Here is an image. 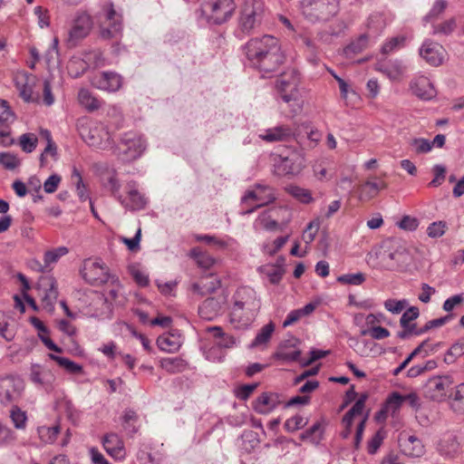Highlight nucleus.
I'll return each instance as SVG.
<instances>
[{
  "mask_svg": "<svg viewBox=\"0 0 464 464\" xmlns=\"http://www.w3.org/2000/svg\"><path fill=\"white\" fill-rule=\"evenodd\" d=\"M245 53L251 65L256 68L263 77L276 72L285 61L279 41L272 35L253 38L245 45Z\"/></svg>",
  "mask_w": 464,
  "mask_h": 464,
  "instance_id": "nucleus-1",
  "label": "nucleus"
},
{
  "mask_svg": "<svg viewBox=\"0 0 464 464\" xmlns=\"http://www.w3.org/2000/svg\"><path fill=\"white\" fill-rule=\"evenodd\" d=\"M229 321L237 329L246 328L260 309L256 291L248 286L237 288L232 296Z\"/></svg>",
  "mask_w": 464,
  "mask_h": 464,
  "instance_id": "nucleus-2",
  "label": "nucleus"
},
{
  "mask_svg": "<svg viewBox=\"0 0 464 464\" xmlns=\"http://www.w3.org/2000/svg\"><path fill=\"white\" fill-rule=\"evenodd\" d=\"M300 83L299 72L289 69L278 76L275 84L277 96L288 105L293 116L299 114L304 106Z\"/></svg>",
  "mask_w": 464,
  "mask_h": 464,
  "instance_id": "nucleus-3",
  "label": "nucleus"
},
{
  "mask_svg": "<svg viewBox=\"0 0 464 464\" xmlns=\"http://www.w3.org/2000/svg\"><path fill=\"white\" fill-rule=\"evenodd\" d=\"M386 249L380 252L378 257L387 270H406L411 264L412 255L406 245L400 240H390Z\"/></svg>",
  "mask_w": 464,
  "mask_h": 464,
  "instance_id": "nucleus-4",
  "label": "nucleus"
},
{
  "mask_svg": "<svg viewBox=\"0 0 464 464\" xmlns=\"http://www.w3.org/2000/svg\"><path fill=\"white\" fill-rule=\"evenodd\" d=\"M300 8L309 23H326L339 12L338 0H302Z\"/></svg>",
  "mask_w": 464,
  "mask_h": 464,
  "instance_id": "nucleus-5",
  "label": "nucleus"
},
{
  "mask_svg": "<svg viewBox=\"0 0 464 464\" xmlns=\"http://www.w3.org/2000/svg\"><path fill=\"white\" fill-rule=\"evenodd\" d=\"M266 16V6L262 0H245L238 16V29L245 34H249L263 23Z\"/></svg>",
  "mask_w": 464,
  "mask_h": 464,
  "instance_id": "nucleus-6",
  "label": "nucleus"
},
{
  "mask_svg": "<svg viewBox=\"0 0 464 464\" xmlns=\"http://www.w3.org/2000/svg\"><path fill=\"white\" fill-rule=\"evenodd\" d=\"M97 19L104 18L107 25L101 28V36L104 39L116 38L122 31V15L117 12L112 3L102 5V11L96 14Z\"/></svg>",
  "mask_w": 464,
  "mask_h": 464,
  "instance_id": "nucleus-7",
  "label": "nucleus"
},
{
  "mask_svg": "<svg viewBox=\"0 0 464 464\" xmlns=\"http://www.w3.org/2000/svg\"><path fill=\"white\" fill-rule=\"evenodd\" d=\"M255 190H247L241 198V204H247L248 200L256 201L257 204L242 211V215H249L256 208L266 206L276 200L274 189L266 185L256 184Z\"/></svg>",
  "mask_w": 464,
  "mask_h": 464,
  "instance_id": "nucleus-8",
  "label": "nucleus"
},
{
  "mask_svg": "<svg viewBox=\"0 0 464 464\" xmlns=\"http://www.w3.org/2000/svg\"><path fill=\"white\" fill-rule=\"evenodd\" d=\"M145 149V140L141 136L134 132H126L121 138L119 150L125 160H133L138 159Z\"/></svg>",
  "mask_w": 464,
  "mask_h": 464,
  "instance_id": "nucleus-9",
  "label": "nucleus"
},
{
  "mask_svg": "<svg viewBox=\"0 0 464 464\" xmlns=\"http://www.w3.org/2000/svg\"><path fill=\"white\" fill-rule=\"evenodd\" d=\"M452 384L450 376H433L430 378L422 387L423 395L431 401H441Z\"/></svg>",
  "mask_w": 464,
  "mask_h": 464,
  "instance_id": "nucleus-10",
  "label": "nucleus"
},
{
  "mask_svg": "<svg viewBox=\"0 0 464 464\" xmlns=\"http://www.w3.org/2000/svg\"><path fill=\"white\" fill-rule=\"evenodd\" d=\"M24 390V382L16 376H5L0 378V403L10 404L17 401Z\"/></svg>",
  "mask_w": 464,
  "mask_h": 464,
  "instance_id": "nucleus-11",
  "label": "nucleus"
},
{
  "mask_svg": "<svg viewBox=\"0 0 464 464\" xmlns=\"http://www.w3.org/2000/svg\"><path fill=\"white\" fill-rule=\"evenodd\" d=\"M92 24L93 22L90 14L85 11L78 12L69 31L68 42L75 45L90 34Z\"/></svg>",
  "mask_w": 464,
  "mask_h": 464,
  "instance_id": "nucleus-12",
  "label": "nucleus"
},
{
  "mask_svg": "<svg viewBox=\"0 0 464 464\" xmlns=\"http://www.w3.org/2000/svg\"><path fill=\"white\" fill-rule=\"evenodd\" d=\"M82 273L83 278L93 285L108 284L113 276L108 272V268L98 261L86 262Z\"/></svg>",
  "mask_w": 464,
  "mask_h": 464,
  "instance_id": "nucleus-13",
  "label": "nucleus"
},
{
  "mask_svg": "<svg viewBox=\"0 0 464 464\" xmlns=\"http://www.w3.org/2000/svg\"><path fill=\"white\" fill-rule=\"evenodd\" d=\"M85 314L99 320L111 319L113 308L104 295L95 292L94 297L86 307Z\"/></svg>",
  "mask_w": 464,
  "mask_h": 464,
  "instance_id": "nucleus-14",
  "label": "nucleus"
},
{
  "mask_svg": "<svg viewBox=\"0 0 464 464\" xmlns=\"http://www.w3.org/2000/svg\"><path fill=\"white\" fill-rule=\"evenodd\" d=\"M39 290L43 291L42 304L45 311L52 313L58 297L56 280L53 276H43L39 282Z\"/></svg>",
  "mask_w": 464,
  "mask_h": 464,
  "instance_id": "nucleus-15",
  "label": "nucleus"
},
{
  "mask_svg": "<svg viewBox=\"0 0 464 464\" xmlns=\"http://www.w3.org/2000/svg\"><path fill=\"white\" fill-rule=\"evenodd\" d=\"M92 84L97 89L113 92H117L122 84L121 76L113 72H102L92 79Z\"/></svg>",
  "mask_w": 464,
  "mask_h": 464,
  "instance_id": "nucleus-16",
  "label": "nucleus"
},
{
  "mask_svg": "<svg viewBox=\"0 0 464 464\" xmlns=\"http://www.w3.org/2000/svg\"><path fill=\"white\" fill-rule=\"evenodd\" d=\"M419 53L429 64L439 66L443 62L445 51L440 44L431 40H425Z\"/></svg>",
  "mask_w": 464,
  "mask_h": 464,
  "instance_id": "nucleus-17",
  "label": "nucleus"
},
{
  "mask_svg": "<svg viewBox=\"0 0 464 464\" xmlns=\"http://www.w3.org/2000/svg\"><path fill=\"white\" fill-rule=\"evenodd\" d=\"M280 395L276 392H263L253 402L254 411L259 414H268L281 404Z\"/></svg>",
  "mask_w": 464,
  "mask_h": 464,
  "instance_id": "nucleus-18",
  "label": "nucleus"
},
{
  "mask_svg": "<svg viewBox=\"0 0 464 464\" xmlns=\"http://www.w3.org/2000/svg\"><path fill=\"white\" fill-rule=\"evenodd\" d=\"M437 450L446 459H454L460 452V443L453 433H445L437 444Z\"/></svg>",
  "mask_w": 464,
  "mask_h": 464,
  "instance_id": "nucleus-19",
  "label": "nucleus"
},
{
  "mask_svg": "<svg viewBox=\"0 0 464 464\" xmlns=\"http://www.w3.org/2000/svg\"><path fill=\"white\" fill-rule=\"evenodd\" d=\"M14 84L20 97L26 102H34L37 99L33 96L35 77L32 74L22 72L14 77Z\"/></svg>",
  "mask_w": 464,
  "mask_h": 464,
  "instance_id": "nucleus-20",
  "label": "nucleus"
},
{
  "mask_svg": "<svg viewBox=\"0 0 464 464\" xmlns=\"http://www.w3.org/2000/svg\"><path fill=\"white\" fill-rule=\"evenodd\" d=\"M108 286L101 295H104L105 298L113 305H124L127 302V298L123 292V286L120 283L119 278L113 276L110 282L107 284Z\"/></svg>",
  "mask_w": 464,
  "mask_h": 464,
  "instance_id": "nucleus-21",
  "label": "nucleus"
},
{
  "mask_svg": "<svg viewBox=\"0 0 464 464\" xmlns=\"http://www.w3.org/2000/svg\"><path fill=\"white\" fill-rule=\"evenodd\" d=\"M410 88L414 95L425 101H430L436 96V90L428 77L419 76L410 83Z\"/></svg>",
  "mask_w": 464,
  "mask_h": 464,
  "instance_id": "nucleus-22",
  "label": "nucleus"
},
{
  "mask_svg": "<svg viewBox=\"0 0 464 464\" xmlns=\"http://www.w3.org/2000/svg\"><path fill=\"white\" fill-rule=\"evenodd\" d=\"M87 142L90 146L106 149L113 143V140L108 127L102 124L90 130Z\"/></svg>",
  "mask_w": 464,
  "mask_h": 464,
  "instance_id": "nucleus-23",
  "label": "nucleus"
},
{
  "mask_svg": "<svg viewBox=\"0 0 464 464\" xmlns=\"http://www.w3.org/2000/svg\"><path fill=\"white\" fill-rule=\"evenodd\" d=\"M399 445L405 455L412 458H419L424 453L421 440L413 435L401 434Z\"/></svg>",
  "mask_w": 464,
  "mask_h": 464,
  "instance_id": "nucleus-24",
  "label": "nucleus"
},
{
  "mask_svg": "<svg viewBox=\"0 0 464 464\" xmlns=\"http://www.w3.org/2000/svg\"><path fill=\"white\" fill-rule=\"evenodd\" d=\"M102 444L107 453L112 458L116 459L125 458L124 443L117 434L110 433L104 436Z\"/></svg>",
  "mask_w": 464,
  "mask_h": 464,
  "instance_id": "nucleus-25",
  "label": "nucleus"
},
{
  "mask_svg": "<svg viewBox=\"0 0 464 464\" xmlns=\"http://www.w3.org/2000/svg\"><path fill=\"white\" fill-rule=\"evenodd\" d=\"M303 169L302 160L295 157H286L280 160L276 166V171L278 175H296Z\"/></svg>",
  "mask_w": 464,
  "mask_h": 464,
  "instance_id": "nucleus-26",
  "label": "nucleus"
},
{
  "mask_svg": "<svg viewBox=\"0 0 464 464\" xmlns=\"http://www.w3.org/2000/svg\"><path fill=\"white\" fill-rule=\"evenodd\" d=\"M293 136V130L288 125H278L267 129L264 134L260 135L263 140L267 142L286 140Z\"/></svg>",
  "mask_w": 464,
  "mask_h": 464,
  "instance_id": "nucleus-27",
  "label": "nucleus"
},
{
  "mask_svg": "<svg viewBox=\"0 0 464 464\" xmlns=\"http://www.w3.org/2000/svg\"><path fill=\"white\" fill-rule=\"evenodd\" d=\"M220 309V302L214 297H209L198 307V314L202 319L211 321L218 314Z\"/></svg>",
  "mask_w": 464,
  "mask_h": 464,
  "instance_id": "nucleus-28",
  "label": "nucleus"
},
{
  "mask_svg": "<svg viewBox=\"0 0 464 464\" xmlns=\"http://www.w3.org/2000/svg\"><path fill=\"white\" fill-rule=\"evenodd\" d=\"M180 335H175L173 334H167L160 335L157 339L158 347L167 353H176L181 346Z\"/></svg>",
  "mask_w": 464,
  "mask_h": 464,
  "instance_id": "nucleus-29",
  "label": "nucleus"
},
{
  "mask_svg": "<svg viewBox=\"0 0 464 464\" xmlns=\"http://www.w3.org/2000/svg\"><path fill=\"white\" fill-rule=\"evenodd\" d=\"M129 200L124 198V204L121 205L130 210L144 208L147 204L146 198L134 188V185L129 184Z\"/></svg>",
  "mask_w": 464,
  "mask_h": 464,
  "instance_id": "nucleus-30",
  "label": "nucleus"
},
{
  "mask_svg": "<svg viewBox=\"0 0 464 464\" xmlns=\"http://www.w3.org/2000/svg\"><path fill=\"white\" fill-rule=\"evenodd\" d=\"M298 343L297 339H292L286 341L283 345L280 351H278L275 357L278 360H282L284 362H302L300 360L301 351L300 350H294L292 352L286 351L285 348L287 346H293L295 347V344Z\"/></svg>",
  "mask_w": 464,
  "mask_h": 464,
  "instance_id": "nucleus-31",
  "label": "nucleus"
},
{
  "mask_svg": "<svg viewBox=\"0 0 464 464\" xmlns=\"http://www.w3.org/2000/svg\"><path fill=\"white\" fill-rule=\"evenodd\" d=\"M386 187L384 182L366 181L360 188V199L369 200L374 198L378 192Z\"/></svg>",
  "mask_w": 464,
  "mask_h": 464,
  "instance_id": "nucleus-32",
  "label": "nucleus"
},
{
  "mask_svg": "<svg viewBox=\"0 0 464 464\" xmlns=\"http://www.w3.org/2000/svg\"><path fill=\"white\" fill-rule=\"evenodd\" d=\"M31 381L35 384L46 385L50 384L53 380L51 372L38 364H33L30 373Z\"/></svg>",
  "mask_w": 464,
  "mask_h": 464,
  "instance_id": "nucleus-33",
  "label": "nucleus"
},
{
  "mask_svg": "<svg viewBox=\"0 0 464 464\" xmlns=\"http://www.w3.org/2000/svg\"><path fill=\"white\" fill-rule=\"evenodd\" d=\"M324 428L320 421L315 422L311 428L300 434L302 440H309L314 445H318L323 440Z\"/></svg>",
  "mask_w": 464,
  "mask_h": 464,
  "instance_id": "nucleus-34",
  "label": "nucleus"
},
{
  "mask_svg": "<svg viewBox=\"0 0 464 464\" xmlns=\"http://www.w3.org/2000/svg\"><path fill=\"white\" fill-rule=\"evenodd\" d=\"M79 102L89 111L98 110L102 103L101 102L92 96V94L86 89H81L78 93Z\"/></svg>",
  "mask_w": 464,
  "mask_h": 464,
  "instance_id": "nucleus-35",
  "label": "nucleus"
},
{
  "mask_svg": "<svg viewBox=\"0 0 464 464\" xmlns=\"http://www.w3.org/2000/svg\"><path fill=\"white\" fill-rule=\"evenodd\" d=\"M285 191L301 203L309 204L314 201L311 191L307 188L295 185H289L285 187Z\"/></svg>",
  "mask_w": 464,
  "mask_h": 464,
  "instance_id": "nucleus-36",
  "label": "nucleus"
},
{
  "mask_svg": "<svg viewBox=\"0 0 464 464\" xmlns=\"http://www.w3.org/2000/svg\"><path fill=\"white\" fill-rule=\"evenodd\" d=\"M368 42V35L362 34L356 40L347 45L343 49V53L347 57H352L354 54H358L367 48Z\"/></svg>",
  "mask_w": 464,
  "mask_h": 464,
  "instance_id": "nucleus-37",
  "label": "nucleus"
},
{
  "mask_svg": "<svg viewBox=\"0 0 464 464\" xmlns=\"http://www.w3.org/2000/svg\"><path fill=\"white\" fill-rule=\"evenodd\" d=\"M450 407L458 414H464V382L459 384L451 394Z\"/></svg>",
  "mask_w": 464,
  "mask_h": 464,
  "instance_id": "nucleus-38",
  "label": "nucleus"
},
{
  "mask_svg": "<svg viewBox=\"0 0 464 464\" xmlns=\"http://www.w3.org/2000/svg\"><path fill=\"white\" fill-rule=\"evenodd\" d=\"M189 256L195 259L198 266L205 269L210 268L215 263V259L211 256L201 251L198 247L192 248Z\"/></svg>",
  "mask_w": 464,
  "mask_h": 464,
  "instance_id": "nucleus-39",
  "label": "nucleus"
},
{
  "mask_svg": "<svg viewBox=\"0 0 464 464\" xmlns=\"http://www.w3.org/2000/svg\"><path fill=\"white\" fill-rule=\"evenodd\" d=\"M161 367L169 373H178L183 372L187 363L180 358H165L160 361Z\"/></svg>",
  "mask_w": 464,
  "mask_h": 464,
  "instance_id": "nucleus-40",
  "label": "nucleus"
},
{
  "mask_svg": "<svg viewBox=\"0 0 464 464\" xmlns=\"http://www.w3.org/2000/svg\"><path fill=\"white\" fill-rule=\"evenodd\" d=\"M39 439L45 444H53L60 432L59 425L52 427L42 426L37 429Z\"/></svg>",
  "mask_w": 464,
  "mask_h": 464,
  "instance_id": "nucleus-41",
  "label": "nucleus"
},
{
  "mask_svg": "<svg viewBox=\"0 0 464 464\" xmlns=\"http://www.w3.org/2000/svg\"><path fill=\"white\" fill-rule=\"evenodd\" d=\"M457 28V20L455 17H450L440 24L432 25V34L434 35H450Z\"/></svg>",
  "mask_w": 464,
  "mask_h": 464,
  "instance_id": "nucleus-42",
  "label": "nucleus"
},
{
  "mask_svg": "<svg viewBox=\"0 0 464 464\" xmlns=\"http://www.w3.org/2000/svg\"><path fill=\"white\" fill-rule=\"evenodd\" d=\"M274 331L275 325L273 323H269L264 325L257 333L254 341L252 342L251 347H256L262 344H266L270 340Z\"/></svg>",
  "mask_w": 464,
  "mask_h": 464,
  "instance_id": "nucleus-43",
  "label": "nucleus"
},
{
  "mask_svg": "<svg viewBox=\"0 0 464 464\" xmlns=\"http://www.w3.org/2000/svg\"><path fill=\"white\" fill-rule=\"evenodd\" d=\"M10 418L15 429L24 430L26 427L27 415L18 406H13L10 411Z\"/></svg>",
  "mask_w": 464,
  "mask_h": 464,
  "instance_id": "nucleus-44",
  "label": "nucleus"
},
{
  "mask_svg": "<svg viewBox=\"0 0 464 464\" xmlns=\"http://www.w3.org/2000/svg\"><path fill=\"white\" fill-rule=\"evenodd\" d=\"M0 165L7 170H14L21 165V160L14 153L0 152Z\"/></svg>",
  "mask_w": 464,
  "mask_h": 464,
  "instance_id": "nucleus-45",
  "label": "nucleus"
},
{
  "mask_svg": "<svg viewBox=\"0 0 464 464\" xmlns=\"http://www.w3.org/2000/svg\"><path fill=\"white\" fill-rule=\"evenodd\" d=\"M406 42V36L398 35L386 41L382 46L381 52L382 54H389L392 52L400 49L404 46Z\"/></svg>",
  "mask_w": 464,
  "mask_h": 464,
  "instance_id": "nucleus-46",
  "label": "nucleus"
},
{
  "mask_svg": "<svg viewBox=\"0 0 464 464\" xmlns=\"http://www.w3.org/2000/svg\"><path fill=\"white\" fill-rule=\"evenodd\" d=\"M104 186L121 204H124V198L120 193L121 184L114 174L106 179Z\"/></svg>",
  "mask_w": 464,
  "mask_h": 464,
  "instance_id": "nucleus-47",
  "label": "nucleus"
},
{
  "mask_svg": "<svg viewBox=\"0 0 464 464\" xmlns=\"http://www.w3.org/2000/svg\"><path fill=\"white\" fill-rule=\"evenodd\" d=\"M38 143V139L34 133H24L19 138V145L25 153L33 152Z\"/></svg>",
  "mask_w": 464,
  "mask_h": 464,
  "instance_id": "nucleus-48",
  "label": "nucleus"
},
{
  "mask_svg": "<svg viewBox=\"0 0 464 464\" xmlns=\"http://www.w3.org/2000/svg\"><path fill=\"white\" fill-rule=\"evenodd\" d=\"M193 290L196 293H198L201 295H206L208 294H211L215 292L218 288L220 287V281L217 278H210V281L199 284L193 285Z\"/></svg>",
  "mask_w": 464,
  "mask_h": 464,
  "instance_id": "nucleus-49",
  "label": "nucleus"
},
{
  "mask_svg": "<svg viewBox=\"0 0 464 464\" xmlns=\"http://www.w3.org/2000/svg\"><path fill=\"white\" fill-rule=\"evenodd\" d=\"M49 357L55 361L61 367L64 368L66 371L72 373H78L82 371V366L75 363L74 362L69 360L65 357H61L58 355H54L50 353Z\"/></svg>",
  "mask_w": 464,
  "mask_h": 464,
  "instance_id": "nucleus-50",
  "label": "nucleus"
},
{
  "mask_svg": "<svg viewBox=\"0 0 464 464\" xmlns=\"http://www.w3.org/2000/svg\"><path fill=\"white\" fill-rule=\"evenodd\" d=\"M72 179L75 181L78 197L82 201H85L87 198H89V195L87 193V188L82 181V176L76 168H74L72 170Z\"/></svg>",
  "mask_w": 464,
  "mask_h": 464,
  "instance_id": "nucleus-51",
  "label": "nucleus"
},
{
  "mask_svg": "<svg viewBox=\"0 0 464 464\" xmlns=\"http://www.w3.org/2000/svg\"><path fill=\"white\" fill-rule=\"evenodd\" d=\"M452 318L453 314H447L445 316L428 321L423 327L419 328V334H423L432 328L440 327L452 320Z\"/></svg>",
  "mask_w": 464,
  "mask_h": 464,
  "instance_id": "nucleus-52",
  "label": "nucleus"
},
{
  "mask_svg": "<svg viewBox=\"0 0 464 464\" xmlns=\"http://www.w3.org/2000/svg\"><path fill=\"white\" fill-rule=\"evenodd\" d=\"M432 172L434 174L433 179L429 183L430 187H439L440 186L446 178V167L441 164H436L432 168Z\"/></svg>",
  "mask_w": 464,
  "mask_h": 464,
  "instance_id": "nucleus-53",
  "label": "nucleus"
},
{
  "mask_svg": "<svg viewBox=\"0 0 464 464\" xmlns=\"http://www.w3.org/2000/svg\"><path fill=\"white\" fill-rule=\"evenodd\" d=\"M361 335H370L372 339L382 340L390 336V332L382 326H372L361 331Z\"/></svg>",
  "mask_w": 464,
  "mask_h": 464,
  "instance_id": "nucleus-54",
  "label": "nucleus"
},
{
  "mask_svg": "<svg viewBox=\"0 0 464 464\" xmlns=\"http://www.w3.org/2000/svg\"><path fill=\"white\" fill-rule=\"evenodd\" d=\"M337 281L345 285H360L365 281V276L362 273L345 274L338 276Z\"/></svg>",
  "mask_w": 464,
  "mask_h": 464,
  "instance_id": "nucleus-55",
  "label": "nucleus"
},
{
  "mask_svg": "<svg viewBox=\"0 0 464 464\" xmlns=\"http://www.w3.org/2000/svg\"><path fill=\"white\" fill-rule=\"evenodd\" d=\"M236 343H237V342H236V338L234 336L224 334L223 336H220L218 338V340L216 342L215 346H213L209 350V356L211 355V353L216 352V350H218V348L229 349V348L234 347L236 345Z\"/></svg>",
  "mask_w": 464,
  "mask_h": 464,
  "instance_id": "nucleus-56",
  "label": "nucleus"
},
{
  "mask_svg": "<svg viewBox=\"0 0 464 464\" xmlns=\"http://www.w3.org/2000/svg\"><path fill=\"white\" fill-rule=\"evenodd\" d=\"M420 315L419 308L416 306H411L408 310H406L401 319L400 324L401 327H411L413 324L411 323L413 320L417 319Z\"/></svg>",
  "mask_w": 464,
  "mask_h": 464,
  "instance_id": "nucleus-57",
  "label": "nucleus"
},
{
  "mask_svg": "<svg viewBox=\"0 0 464 464\" xmlns=\"http://www.w3.org/2000/svg\"><path fill=\"white\" fill-rule=\"evenodd\" d=\"M408 304L409 303L406 299H387L384 302L385 309L392 314H400L406 308V306H408Z\"/></svg>",
  "mask_w": 464,
  "mask_h": 464,
  "instance_id": "nucleus-58",
  "label": "nucleus"
},
{
  "mask_svg": "<svg viewBox=\"0 0 464 464\" xmlns=\"http://www.w3.org/2000/svg\"><path fill=\"white\" fill-rule=\"evenodd\" d=\"M448 3L446 0H436L430 10L429 14L424 17L425 21H430L438 18L447 8Z\"/></svg>",
  "mask_w": 464,
  "mask_h": 464,
  "instance_id": "nucleus-59",
  "label": "nucleus"
},
{
  "mask_svg": "<svg viewBox=\"0 0 464 464\" xmlns=\"http://www.w3.org/2000/svg\"><path fill=\"white\" fill-rule=\"evenodd\" d=\"M68 253V248L65 246H60L53 250L47 251L44 254L45 266H49L52 263H55L58 259Z\"/></svg>",
  "mask_w": 464,
  "mask_h": 464,
  "instance_id": "nucleus-60",
  "label": "nucleus"
},
{
  "mask_svg": "<svg viewBox=\"0 0 464 464\" xmlns=\"http://www.w3.org/2000/svg\"><path fill=\"white\" fill-rule=\"evenodd\" d=\"M403 403V395L399 392H392L387 399L385 403L386 411H396Z\"/></svg>",
  "mask_w": 464,
  "mask_h": 464,
  "instance_id": "nucleus-61",
  "label": "nucleus"
},
{
  "mask_svg": "<svg viewBox=\"0 0 464 464\" xmlns=\"http://www.w3.org/2000/svg\"><path fill=\"white\" fill-rule=\"evenodd\" d=\"M307 424V420L302 415H295L288 419L285 423V428L288 431H295L304 428Z\"/></svg>",
  "mask_w": 464,
  "mask_h": 464,
  "instance_id": "nucleus-62",
  "label": "nucleus"
},
{
  "mask_svg": "<svg viewBox=\"0 0 464 464\" xmlns=\"http://www.w3.org/2000/svg\"><path fill=\"white\" fill-rule=\"evenodd\" d=\"M446 224L443 221L431 223L427 228V234L431 238H438L445 234Z\"/></svg>",
  "mask_w": 464,
  "mask_h": 464,
  "instance_id": "nucleus-63",
  "label": "nucleus"
},
{
  "mask_svg": "<svg viewBox=\"0 0 464 464\" xmlns=\"http://www.w3.org/2000/svg\"><path fill=\"white\" fill-rule=\"evenodd\" d=\"M411 145L418 154L427 153L430 151L432 144L429 140L419 138L412 140Z\"/></svg>",
  "mask_w": 464,
  "mask_h": 464,
  "instance_id": "nucleus-64",
  "label": "nucleus"
}]
</instances>
